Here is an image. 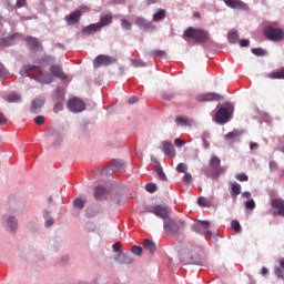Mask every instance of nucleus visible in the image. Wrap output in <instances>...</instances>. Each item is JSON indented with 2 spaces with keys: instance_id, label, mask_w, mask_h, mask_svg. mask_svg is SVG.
<instances>
[{
  "instance_id": "45",
  "label": "nucleus",
  "mask_w": 284,
  "mask_h": 284,
  "mask_svg": "<svg viewBox=\"0 0 284 284\" xmlns=\"http://www.w3.org/2000/svg\"><path fill=\"white\" fill-rule=\"evenodd\" d=\"M6 77H8V69L0 63V79H6Z\"/></svg>"
},
{
  "instance_id": "16",
  "label": "nucleus",
  "mask_w": 284,
  "mask_h": 284,
  "mask_svg": "<svg viewBox=\"0 0 284 284\" xmlns=\"http://www.w3.org/2000/svg\"><path fill=\"white\" fill-rule=\"evenodd\" d=\"M81 10H75L71 12L69 16L65 17V21L68 26H75V23H79L81 21Z\"/></svg>"
},
{
  "instance_id": "9",
  "label": "nucleus",
  "mask_w": 284,
  "mask_h": 284,
  "mask_svg": "<svg viewBox=\"0 0 284 284\" xmlns=\"http://www.w3.org/2000/svg\"><path fill=\"white\" fill-rule=\"evenodd\" d=\"M67 105L71 112H83L85 110V103L77 98L69 100Z\"/></svg>"
},
{
  "instance_id": "29",
  "label": "nucleus",
  "mask_w": 284,
  "mask_h": 284,
  "mask_svg": "<svg viewBox=\"0 0 284 284\" xmlns=\"http://www.w3.org/2000/svg\"><path fill=\"white\" fill-rule=\"evenodd\" d=\"M175 123L178 125H182L183 128H187V125H190V121L185 116H178L175 119Z\"/></svg>"
},
{
  "instance_id": "55",
  "label": "nucleus",
  "mask_w": 284,
  "mask_h": 284,
  "mask_svg": "<svg viewBox=\"0 0 284 284\" xmlns=\"http://www.w3.org/2000/svg\"><path fill=\"white\" fill-rule=\"evenodd\" d=\"M114 252H121V242H115L113 244Z\"/></svg>"
},
{
  "instance_id": "64",
  "label": "nucleus",
  "mask_w": 284,
  "mask_h": 284,
  "mask_svg": "<svg viewBox=\"0 0 284 284\" xmlns=\"http://www.w3.org/2000/svg\"><path fill=\"white\" fill-rule=\"evenodd\" d=\"M280 267L281 270H284V258L280 260Z\"/></svg>"
},
{
  "instance_id": "35",
  "label": "nucleus",
  "mask_w": 284,
  "mask_h": 284,
  "mask_svg": "<svg viewBox=\"0 0 284 284\" xmlns=\"http://www.w3.org/2000/svg\"><path fill=\"white\" fill-rule=\"evenodd\" d=\"M121 27L123 30H132V22L125 19L121 20Z\"/></svg>"
},
{
  "instance_id": "28",
  "label": "nucleus",
  "mask_w": 284,
  "mask_h": 284,
  "mask_svg": "<svg viewBox=\"0 0 284 284\" xmlns=\"http://www.w3.org/2000/svg\"><path fill=\"white\" fill-rule=\"evenodd\" d=\"M231 194L232 196H239V194H241V184H239L237 182H232Z\"/></svg>"
},
{
  "instance_id": "38",
  "label": "nucleus",
  "mask_w": 284,
  "mask_h": 284,
  "mask_svg": "<svg viewBox=\"0 0 284 284\" xmlns=\"http://www.w3.org/2000/svg\"><path fill=\"white\" fill-rule=\"evenodd\" d=\"M145 190H146V192H150V194H154V192H156V184L148 183L145 185Z\"/></svg>"
},
{
  "instance_id": "34",
  "label": "nucleus",
  "mask_w": 284,
  "mask_h": 284,
  "mask_svg": "<svg viewBox=\"0 0 284 284\" xmlns=\"http://www.w3.org/2000/svg\"><path fill=\"white\" fill-rule=\"evenodd\" d=\"M131 252L132 254H135V256H141V254H143V247L139 245H133Z\"/></svg>"
},
{
  "instance_id": "43",
  "label": "nucleus",
  "mask_w": 284,
  "mask_h": 284,
  "mask_svg": "<svg viewBox=\"0 0 284 284\" xmlns=\"http://www.w3.org/2000/svg\"><path fill=\"white\" fill-rule=\"evenodd\" d=\"M197 203L202 207H210V201H207L205 197H199Z\"/></svg>"
},
{
  "instance_id": "62",
  "label": "nucleus",
  "mask_w": 284,
  "mask_h": 284,
  "mask_svg": "<svg viewBox=\"0 0 284 284\" xmlns=\"http://www.w3.org/2000/svg\"><path fill=\"white\" fill-rule=\"evenodd\" d=\"M134 65L139 67V65H145V63H143V61L141 60H133Z\"/></svg>"
},
{
  "instance_id": "5",
  "label": "nucleus",
  "mask_w": 284,
  "mask_h": 284,
  "mask_svg": "<svg viewBox=\"0 0 284 284\" xmlns=\"http://www.w3.org/2000/svg\"><path fill=\"white\" fill-rule=\"evenodd\" d=\"M193 232H196L197 234H204L206 239L209 236H212V233L210 232V222L207 221H197L192 225Z\"/></svg>"
},
{
  "instance_id": "60",
  "label": "nucleus",
  "mask_w": 284,
  "mask_h": 284,
  "mask_svg": "<svg viewBox=\"0 0 284 284\" xmlns=\"http://www.w3.org/2000/svg\"><path fill=\"white\" fill-rule=\"evenodd\" d=\"M267 274H270V270H267V267H262V276H267Z\"/></svg>"
},
{
  "instance_id": "50",
  "label": "nucleus",
  "mask_w": 284,
  "mask_h": 284,
  "mask_svg": "<svg viewBox=\"0 0 284 284\" xmlns=\"http://www.w3.org/2000/svg\"><path fill=\"white\" fill-rule=\"evenodd\" d=\"M276 170H278V163H276V161H271L270 162V171L274 172Z\"/></svg>"
},
{
  "instance_id": "57",
  "label": "nucleus",
  "mask_w": 284,
  "mask_h": 284,
  "mask_svg": "<svg viewBox=\"0 0 284 284\" xmlns=\"http://www.w3.org/2000/svg\"><path fill=\"white\" fill-rule=\"evenodd\" d=\"M26 0H17V8H26Z\"/></svg>"
},
{
  "instance_id": "4",
  "label": "nucleus",
  "mask_w": 284,
  "mask_h": 284,
  "mask_svg": "<svg viewBox=\"0 0 284 284\" xmlns=\"http://www.w3.org/2000/svg\"><path fill=\"white\" fill-rule=\"evenodd\" d=\"M264 37L268 39V41H283L284 38V31L282 28H274L272 26H268L264 28L263 30Z\"/></svg>"
},
{
  "instance_id": "30",
  "label": "nucleus",
  "mask_w": 284,
  "mask_h": 284,
  "mask_svg": "<svg viewBox=\"0 0 284 284\" xmlns=\"http://www.w3.org/2000/svg\"><path fill=\"white\" fill-rule=\"evenodd\" d=\"M7 101L8 103H19V101H21V97L19 94L11 93L7 97Z\"/></svg>"
},
{
  "instance_id": "17",
  "label": "nucleus",
  "mask_w": 284,
  "mask_h": 284,
  "mask_svg": "<svg viewBox=\"0 0 284 284\" xmlns=\"http://www.w3.org/2000/svg\"><path fill=\"white\" fill-rule=\"evenodd\" d=\"M162 152L170 156V159H174L176 156V151L174 150V145L171 144L169 141L162 142Z\"/></svg>"
},
{
  "instance_id": "21",
  "label": "nucleus",
  "mask_w": 284,
  "mask_h": 284,
  "mask_svg": "<svg viewBox=\"0 0 284 284\" xmlns=\"http://www.w3.org/2000/svg\"><path fill=\"white\" fill-rule=\"evenodd\" d=\"M165 17H168V11L165 9H159L152 18V21H154L155 23H159V21H163V19H165Z\"/></svg>"
},
{
  "instance_id": "33",
  "label": "nucleus",
  "mask_w": 284,
  "mask_h": 284,
  "mask_svg": "<svg viewBox=\"0 0 284 284\" xmlns=\"http://www.w3.org/2000/svg\"><path fill=\"white\" fill-rule=\"evenodd\" d=\"M239 136H241V133L239 131H233V132H229L226 135H225V139L227 141H234V139H237Z\"/></svg>"
},
{
  "instance_id": "27",
  "label": "nucleus",
  "mask_w": 284,
  "mask_h": 284,
  "mask_svg": "<svg viewBox=\"0 0 284 284\" xmlns=\"http://www.w3.org/2000/svg\"><path fill=\"white\" fill-rule=\"evenodd\" d=\"M267 79H284V68H282L280 71L271 72L266 74Z\"/></svg>"
},
{
  "instance_id": "53",
  "label": "nucleus",
  "mask_w": 284,
  "mask_h": 284,
  "mask_svg": "<svg viewBox=\"0 0 284 284\" xmlns=\"http://www.w3.org/2000/svg\"><path fill=\"white\" fill-rule=\"evenodd\" d=\"M240 45L241 48H248L250 40H240Z\"/></svg>"
},
{
  "instance_id": "13",
  "label": "nucleus",
  "mask_w": 284,
  "mask_h": 284,
  "mask_svg": "<svg viewBox=\"0 0 284 284\" xmlns=\"http://www.w3.org/2000/svg\"><path fill=\"white\" fill-rule=\"evenodd\" d=\"M112 21H114V16L112 14L111 11L103 12L100 16V21L98 22V26L100 27V30L102 28H105L110 24H112Z\"/></svg>"
},
{
  "instance_id": "26",
  "label": "nucleus",
  "mask_w": 284,
  "mask_h": 284,
  "mask_svg": "<svg viewBox=\"0 0 284 284\" xmlns=\"http://www.w3.org/2000/svg\"><path fill=\"white\" fill-rule=\"evenodd\" d=\"M111 168H112V170L123 171V170H125V162H123L122 160H113L111 162Z\"/></svg>"
},
{
  "instance_id": "7",
  "label": "nucleus",
  "mask_w": 284,
  "mask_h": 284,
  "mask_svg": "<svg viewBox=\"0 0 284 284\" xmlns=\"http://www.w3.org/2000/svg\"><path fill=\"white\" fill-rule=\"evenodd\" d=\"M150 212L151 214H155V216H159V219H163L164 221L170 220V207L166 205H156Z\"/></svg>"
},
{
  "instance_id": "23",
  "label": "nucleus",
  "mask_w": 284,
  "mask_h": 284,
  "mask_svg": "<svg viewBox=\"0 0 284 284\" xmlns=\"http://www.w3.org/2000/svg\"><path fill=\"white\" fill-rule=\"evenodd\" d=\"M3 223L10 227V230H17V219L14 216H3Z\"/></svg>"
},
{
  "instance_id": "22",
  "label": "nucleus",
  "mask_w": 284,
  "mask_h": 284,
  "mask_svg": "<svg viewBox=\"0 0 284 284\" xmlns=\"http://www.w3.org/2000/svg\"><path fill=\"white\" fill-rule=\"evenodd\" d=\"M98 30H101V27L97 22V23H93V24H90V26L85 27L82 30V34H94V33L98 32Z\"/></svg>"
},
{
  "instance_id": "18",
  "label": "nucleus",
  "mask_w": 284,
  "mask_h": 284,
  "mask_svg": "<svg viewBox=\"0 0 284 284\" xmlns=\"http://www.w3.org/2000/svg\"><path fill=\"white\" fill-rule=\"evenodd\" d=\"M210 165L214 170L215 174H222V172H225V169L221 168V159L219 156L213 155L210 160Z\"/></svg>"
},
{
  "instance_id": "1",
  "label": "nucleus",
  "mask_w": 284,
  "mask_h": 284,
  "mask_svg": "<svg viewBox=\"0 0 284 284\" xmlns=\"http://www.w3.org/2000/svg\"><path fill=\"white\" fill-rule=\"evenodd\" d=\"M34 65H24L20 70L21 77H28V74H32L36 81L40 83H45V79L50 77V74L43 72L41 68H45V65H50L54 63V57L52 55H44L43 58L39 59Z\"/></svg>"
},
{
  "instance_id": "15",
  "label": "nucleus",
  "mask_w": 284,
  "mask_h": 284,
  "mask_svg": "<svg viewBox=\"0 0 284 284\" xmlns=\"http://www.w3.org/2000/svg\"><path fill=\"white\" fill-rule=\"evenodd\" d=\"M43 103H45V98H43V97L36 98L32 101V104L30 108L32 114H39V112H41V108H43Z\"/></svg>"
},
{
  "instance_id": "49",
  "label": "nucleus",
  "mask_w": 284,
  "mask_h": 284,
  "mask_svg": "<svg viewBox=\"0 0 284 284\" xmlns=\"http://www.w3.org/2000/svg\"><path fill=\"white\" fill-rule=\"evenodd\" d=\"M151 55H153V57H165V51H163V50H153L151 52Z\"/></svg>"
},
{
  "instance_id": "31",
  "label": "nucleus",
  "mask_w": 284,
  "mask_h": 284,
  "mask_svg": "<svg viewBox=\"0 0 284 284\" xmlns=\"http://www.w3.org/2000/svg\"><path fill=\"white\" fill-rule=\"evenodd\" d=\"M229 42L230 43H239V31H231L229 33Z\"/></svg>"
},
{
  "instance_id": "47",
  "label": "nucleus",
  "mask_w": 284,
  "mask_h": 284,
  "mask_svg": "<svg viewBox=\"0 0 284 284\" xmlns=\"http://www.w3.org/2000/svg\"><path fill=\"white\" fill-rule=\"evenodd\" d=\"M34 123H37V125H43V123H45V116H43V115L36 116Z\"/></svg>"
},
{
  "instance_id": "19",
  "label": "nucleus",
  "mask_w": 284,
  "mask_h": 284,
  "mask_svg": "<svg viewBox=\"0 0 284 284\" xmlns=\"http://www.w3.org/2000/svg\"><path fill=\"white\" fill-rule=\"evenodd\" d=\"M108 194H110V191H108L105 186H97L94 190L95 201H104L105 199H108Z\"/></svg>"
},
{
  "instance_id": "25",
  "label": "nucleus",
  "mask_w": 284,
  "mask_h": 284,
  "mask_svg": "<svg viewBox=\"0 0 284 284\" xmlns=\"http://www.w3.org/2000/svg\"><path fill=\"white\" fill-rule=\"evenodd\" d=\"M27 44L30 50H37L39 48V40L37 38L28 37Z\"/></svg>"
},
{
  "instance_id": "3",
  "label": "nucleus",
  "mask_w": 284,
  "mask_h": 284,
  "mask_svg": "<svg viewBox=\"0 0 284 284\" xmlns=\"http://www.w3.org/2000/svg\"><path fill=\"white\" fill-rule=\"evenodd\" d=\"M184 37L187 39H194L197 43H207V39H210V33L205 30L194 29L192 27L187 28L184 31Z\"/></svg>"
},
{
  "instance_id": "44",
  "label": "nucleus",
  "mask_w": 284,
  "mask_h": 284,
  "mask_svg": "<svg viewBox=\"0 0 284 284\" xmlns=\"http://www.w3.org/2000/svg\"><path fill=\"white\" fill-rule=\"evenodd\" d=\"M254 207H256V202H254V200L251 199L245 202L246 210H254Z\"/></svg>"
},
{
  "instance_id": "24",
  "label": "nucleus",
  "mask_w": 284,
  "mask_h": 284,
  "mask_svg": "<svg viewBox=\"0 0 284 284\" xmlns=\"http://www.w3.org/2000/svg\"><path fill=\"white\" fill-rule=\"evenodd\" d=\"M144 250H148L151 254H154L156 252V244L152 240H144L143 242Z\"/></svg>"
},
{
  "instance_id": "37",
  "label": "nucleus",
  "mask_w": 284,
  "mask_h": 284,
  "mask_svg": "<svg viewBox=\"0 0 284 284\" xmlns=\"http://www.w3.org/2000/svg\"><path fill=\"white\" fill-rule=\"evenodd\" d=\"M176 172H180L182 174L187 173V165L185 163H179L176 166Z\"/></svg>"
},
{
  "instance_id": "12",
  "label": "nucleus",
  "mask_w": 284,
  "mask_h": 284,
  "mask_svg": "<svg viewBox=\"0 0 284 284\" xmlns=\"http://www.w3.org/2000/svg\"><path fill=\"white\" fill-rule=\"evenodd\" d=\"M195 99L199 103H205L210 101H221V95L219 93H202L197 94Z\"/></svg>"
},
{
  "instance_id": "6",
  "label": "nucleus",
  "mask_w": 284,
  "mask_h": 284,
  "mask_svg": "<svg viewBox=\"0 0 284 284\" xmlns=\"http://www.w3.org/2000/svg\"><path fill=\"white\" fill-rule=\"evenodd\" d=\"M213 121H215V123H220L221 125L227 123L230 121V111L224 106H221L215 113Z\"/></svg>"
},
{
  "instance_id": "51",
  "label": "nucleus",
  "mask_w": 284,
  "mask_h": 284,
  "mask_svg": "<svg viewBox=\"0 0 284 284\" xmlns=\"http://www.w3.org/2000/svg\"><path fill=\"white\" fill-rule=\"evenodd\" d=\"M275 276H277V278H283V268L275 267Z\"/></svg>"
},
{
  "instance_id": "2",
  "label": "nucleus",
  "mask_w": 284,
  "mask_h": 284,
  "mask_svg": "<svg viewBox=\"0 0 284 284\" xmlns=\"http://www.w3.org/2000/svg\"><path fill=\"white\" fill-rule=\"evenodd\" d=\"M185 227V222H183V220H165L163 223V229L165 234H168L169 236H176V234H179L181 232V230H183Z\"/></svg>"
},
{
  "instance_id": "61",
  "label": "nucleus",
  "mask_w": 284,
  "mask_h": 284,
  "mask_svg": "<svg viewBox=\"0 0 284 284\" xmlns=\"http://www.w3.org/2000/svg\"><path fill=\"white\" fill-rule=\"evenodd\" d=\"M159 0H145L146 6H154Z\"/></svg>"
},
{
  "instance_id": "14",
  "label": "nucleus",
  "mask_w": 284,
  "mask_h": 284,
  "mask_svg": "<svg viewBox=\"0 0 284 284\" xmlns=\"http://www.w3.org/2000/svg\"><path fill=\"white\" fill-rule=\"evenodd\" d=\"M225 6L232 8L233 10H247L248 7L241 0H223Z\"/></svg>"
},
{
  "instance_id": "63",
  "label": "nucleus",
  "mask_w": 284,
  "mask_h": 284,
  "mask_svg": "<svg viewBox=\"0 0 284 284\" xmlns=\"http://www.w3.org/2000/svg\"><path fill=\"white\" fill-rule=\"evenodd\" d=\"M242 196H244V199H250L252 196V193L245 191L242 193Z\"/></svg>"
},
{
  "instance_id": "59",
  "label": "nucleus",
  "mask_w": 284,
  "mask_h": 284,
  "mask_svg": "<svg viewBox=\"0 0 284 284\" xmlns=\"http://www.w3.org/2000/svg\"><path fill=\"white\" fill-rule=\"evenodd\" d=\"M250 150H258V143L252 142V143L250 144Z\"/></svg>"
},
{
  "instance_id": "11",
  "label": "nucleus",
  "mask_w": 284,
  "mask_h": 284,
  "mask_svg": "<svg viewBox=\"0 0 284 284\" xmlns=\"http://www.w3.org/2000/svg\"><path fill=\"white\" fill-rule=\"evenodd\" d=\"M135 26H138L140 30H144L145 32H148L149 30L151 31L156 30V26H154V23H152L151 21H148L145 18H142V17H138L135 19Z\"/></svg>"
},
{
  "instance_id": "36",
  "label": "nucleus",
  "mask_w": 284,
  "mask_h": 284,
  "mask_svg": "<svg viewBox=\"0 0 284 284\" xmlns=\"http://www.w3.org/2000/svg\"><path fill=\"white\" fill-rule=\"evenodd\" d=\"M251 52L255 54V57H265V50L262 48H254L251 50Z\"/></svg>"
},
{
  "instance_id": "48",
  "label": "nucleus",
  "mask_w": 284,
  "mask_h": 284,
  "mask_svg": "<svg viewBox=\"0 0 284 284\" xmlns=\"http://www.w3.org/2000/svg\"><path fill=\"white\" fill-rule=\"evenodd\" d=\"M63 110V102H57L54 108H53V112L55 114H58V112H61Z\"/></svg>"
},
{
  "instance_id": "58",
  "label": "nucleus",
  "mask_w": 284,
  "mask_h": 284,
  "mask_svg": "<svg viewBox=\"0 0 284 284\" xmlns=\"http://www.w3.org/2000/svg\"><path fill=\"white\" fill-rule=\"evenodd\" d=\"M136 101H139V98L136 97H131L128 101L129 105H134V103H136Z\"/></svg>"
},
{
  "instance_id": "41",
  "label": "nucleus",
  "mask_w": 284,
  "mask_h": 284,
  "mask_svg": "<svg viewBox=\"0 0 284 284\" xmlns=\"http://www.w3.org/2000/svg\"><path fill=\"white\" fill-rule=\"evenodd\" d=\"M182 181H183L184 185H190V183H192V174L184 173Z\"/></svg>"
},
{
  "instance_id": "10",
  "label": "nucleus",
  "mask_w": 284,
  "mask_h": 284,
  "mask_svg": "<svg viewBox=\"0 0 284 284\" xmlns=\"http://www.w3.org/2000/svg\"><path fill=\"white\" fill-rule=\"evenodd\" d=\"M115 62H116L115 58L101 54L94 59L93 65L94 68H101V65H112V63H115Z\"/></svg>"
},
{
  "instance_id": "39",
  "label": "nucleus",
  "mask_w": 284,
  "mask_h": 284,
  "mask_svg": "<svg viewBox=\"0 0 284 284\" xmlns=\"http://www.w3.org/2000/svg\"><path fill=\"white\" fill-rule=\"evenodd\" d=\"M156 174H158L160 181H168V176L165 175V172H163L162 168H159L156 170Z\"/></svg>"
},
{
  "instance_id": "42",
  "label": "nucleus",
  "mask_w": 284,
  "mask_h": 284,
  "mask_svg": "<svg viewBox=\"0 0 284 284\" xmlns=\"http://www.w3.org/2000/svg\"><path fill=\"white\" fill-rule=\"evenodd\" d=\"M207 139H210V133H203L202 141H203V145L206 150H207V148H210V142L207 141Z\"/></svg>"
},
{
  "instance_id": "8",
  "label": "nucleus",
  "mask_w": 284,
  "mask_h": 284,
  "mask_svg": "<svg viewBox=\"0 0 284 284\" xmlns=\"http://www.w3.org/2000/svg\"><path fill=\"white\" fill-rule=\"evenodd\" d=\"M271 207L276 210L273 212V216H283L284 217V200L281 197L273 199L271 201Z\"/></svg>"
},
{
  "instance_id": "40",
  "label": "nucleus",
  "mask_w": 284,
  "mask_h": 284,
  "mask_svg": "<svg viewBox=\"0 0 284 284\" xmlns=\"http://www.w3.org/2000/svg\"><path fill=\"white\" fill-rule=\"evenodd\" d=\"M235 179L237 181H240L241 183L245 182V181H250V178L247 176V174L245 173H240L235 175Z\"/></svg>"
},
{
  "instance_id": "56",
  "label": "nucleus",
  "mask_w": 284,
  "mask_h": 284,
  "mask_svg": "<svg viewBox=\"0 0 284 284\" xmlns=\"http://www.w3.org/2000/svg\"><path fill=\"white\" fill-rule=\"evenodd\" d=\"M54 225V219L50 217L45 221V227H52Z\"/></svg>"
},
{
  "instance_id": "46",
  "label": "nucleus",
  "mask_w": 284,
  "mask_h": 284,
  "mask_svg": "<svg viewBox=\"0 0 284 284\" xmlns=\"http://www.w3.org/2000/svg\"><path fill=\"white\" fill-rule=\"evenodd\" d=\"M232 225V230H234V232H241V223H239V221L234 220L231 223Z\"/></svg>"
},
{
  "instance_id": "32",
  "label": "nucleus",
  "mask_w": 284,
  "mask_h": 284,
  "mask_svg": "<svg viewBox=\"0 0 284 284\" xmlns=\"http://www.w3.org/2000/svg\"><path fill=\"white\" fill-rule=\"evenodd\" d=\"M73 206L78 210H83V207H85V202L81 200V197H78L73 201Z\"/></svg>"
},
{
  "instance_id": "20",
  "label": "nucleus",
  "mask_w": 284,
  "mask_h": 284,
  "mask_svg": "<svg viewBox=\"0 0 284 284\" xmlns=\"http://www.w3.org/2000/svg\"><path fill=\"white\" fill-rule=\"evenodd\" d=\"M50 72L53 74V77H57V79H61L62 81L68 79L65 73H63V69L59 64L51 65Z\"/></svg>"
},
{
  "instance_id": "52",
  "label": "nucleus",
  "mask_w": 284,
  "mask_h": 284,
  "mask_svg": "<svg viewBox=\"0 0 284 284\" xmlns=\"http://www.w3.org/2000/svg\"><path fill=\"white\" fill-rule=\"evenodd\" d=\"M184 144H185V141H183L181 139L174 140V145H176V148H183Z\"/></svg>"
},
{
  "instance_id": "54",
  "label": "nucleus",
  "mask_w": 284,
  "mask_h": 284,
  "mask_svg": "<svg viewBox=\"0 0 284 284\" xmlns=\"http://www.w3.org/2000/svg\"><path fill=\"white\" fill-rule=\"evenodd\" d=\"M4 123H8V118L3 113H0V125H4Z\"/></svg>"
}]
</instances>
